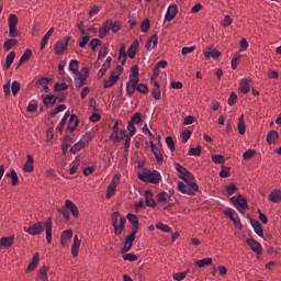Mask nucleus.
<instances>
[{"label":"nucleus","mask_w":281,"mask_h":281,"mask_svg":"<svg viewBox=\"0 0 281 281\" xmlns=\"http://www.w3.org/2000/svg\"><path fill=\"white\" fill-rule=\"evenodd\" d=\"M122 74H124V67L116 66V68L110 74L109 79L103 82V88L111 89V87L120 80V76H122Z\"/></svg>","instance_id":"obj_5"},{"label":"nucleus","mask_w":281,"mask_h":281,"mask_svg":"<svg viewBox=\"0 0 281 281\" xmlns=\"http://www.w3.org/2000/svg\"><path fill=\"white\" fill-rule=\"evenodd\" d=\"M30 58H32V50L26 49L23 53V55L21 56L18 67H21V65H25V63H27V60H30Z\"/></svg>","instance_id":"obj_41"},{"label":"nucleus","mask_w":281,"mask_h":281,"mask_svg":"<svg viewBox=\"0 0 281 281\" xmlns=\"http://www.w3.org/2000/svg\"><path fill=\"white\" fill-rule=\"evenodd\" d=\"M69 119V112H66L64 117L60 120L59 125H58V131L59 133H63L65 125L67 124V120Z\"/></svg>","instance_id":"obj_56"},{"label":"nucleus","mask_w":281,"mask_h":281,"mask_svg":"<svg viewBox=\"0 0 281 281\" xmlns=\"http://www.w3.org/2000/svg\"><path fill=\"white\" fill-rule=\"evenodd\" d=\"M133 243H135V237L127 235L124 240V246L121 249V254H127V251H131L133 248Z\"/></svg>","instance_id":"obj_22"},{"label":"nucleus","mask_w":281,"mask_h":281,"mask_svg":"<svg viewBox=\"0 0 281 281\" xmlns=\"http://www.w3.org/2000/svg\"><path fill=\"white\" fill-rule=\"evenodd\" d=\"M122 258H123V260L128 261V262L137 261V255H135L134 252L124 254L122 256Z\"/></svg>","instance_id":"obj_57"},{"label":"nucleus","mask_w":281,"mask_h":281,"mask_svg":"<svg viewBox=\"0 0 281 281\" xmlns=\"http://www.w3.org/2000/svg\"><path fill=\"white\" fill-rule=\"evenodd\" d=\"M240 53H236L235 56L233 57L231 65H232V69H238V61L240 60Z\"/></svg>","instance_id":"obj_60"},{"label":"nucleus","mask_w":281,"mask_h":281,"mask_svg":"<svg viewBox=\"0 0 281 281\" xmlns=\"http://www.w3.org/2000/svg\"><path fill=\"white\" fill-rule=\"evenodd\" d=\"M60 214H63L66 221L70 220L71 214V202L70 200H66V204L61 209H57Z\"/></svg>","instance_id":"obj_13"},{"label":"nucleus","mask_w":281,"mask_h":281,"mask_svg":"<svg viewBox=\"0 0 281 281\" xmlns=\"http://www.w3.org/2000/svg\"><path fill=\"white\" fill-rule=\"evenodd\" d=\"M149 144H150L151 153H153V155H155L157 162L162 164L164 154H161V151H159V148L157 147V145H155V142L149 140Z\"/></svg>","instance_id":"obj_20"},{"label":"nucleus","mask_w":281,"mask_h":281,"mask_svg":"<svg viewBox=\"0 0 281 281\" xmlns=\"http://www.w3.org/2000/svg\"><path fill=\"white\" fill-rule=\"evenodd\" d=\"M179 179L182 181H186L187 183H196V178L194 177V173H191L190 171H187L183 176H179Z\"/></svg>","instance_id":"obj_39"},{"label":"nucleus","mask_w":281,"mask_h":281,"mask_svg":"<svg viewBox=\"0 0 281 281\" xmlns=\"http://www.w3.org/2000/svg\"><path fill=\"white\" fill-rule=\"evenodd\" d=\"M179 12V8L177 7V4H171L169 5L166 15H165V21H172L175 19V16H177Z\"/></svg>","instance_id":"obj_18"},{"label":"nucleus","mask_w":281,"mask_h":281,"mask_svg":"<svg viewBox=\"0 0 281 281\" xmlns=\"http://www.w3.org/2000/svg\"><path fill=\"white\" fill-rule=\"evenodd\" d=\"M212 262H214V259L212 258H204V259H200L196 261V266L200 268V269H203V267H209L210 265H212Z\"/></svg>","instance_id":"obj_43"},{"label":"nucleus","mask_w":281,"mask_h":281,"mask_svg":"<svg viewBox=\"0 0 281 281\" xmlns=\"http://www.w3.org/2000/svg\"><path fill=\"white\" fill-rule=\"evenodd\" d=\"M250 225L252 227V229L255 231V233L257 234V236H259L260 238H262L265 236V229H262V224H260V222L258 220H250Z\"/></svg>","instance_id":"obj_16"},{"label":"nucleus","mask_w":281,"mask_h":281,"mask_svg":"<svg viewBox=\"0 0 281 281\" xmlns=\"http://www.w3.org/2000/svg\"><path fill=\"white\" fill-rule=\"evenodd\" d=\"M225 216H228L231 221L238 227V229H243V223H240V217L238 213L234 209H227L224 211Z\"/></svg>","instance_id":"obj_9"},{"label":"nucleus","mask_w":281,"mask_h":281,"mask_svg":"<svg viewBox=\"0 0 281 281\" xmlns=\"http://www.w3.org/2000/svg\"><path fill=\"white\" fill-rule=\"evenodd\" d=\"M92 139L93 135L91 133L83 135L82 138L71 147V154L76 155V153H80V150L89 146V143L92 142Z\"/></svg>","instance_id":"obj_7"},{"label":"nucleus","mask_w":281,"mask_h":281,"mask_svg":"<svg viewBox=\"0 0 281 281\" xmlns=\"http://www.w3.org/2000/svg\"><path fill=\"white\" fill-rule=\"evenodd\" d=\"M178 190L182 194H188V196H194L196 192H199V184L196 183H187L179 181L178 182Z\"/></svg>","instance_id":"obj_6"},{"label":"nucleus","mask_w":281,"mask_h":281,"mask_svg":"<svg viewBox=\"0 0 281 281\" xmlns=\"http://www.w3.org/2000/svg\"><path fill=\"white\" fill-rule=\"evenodd\" d=\"M190 137H192V131L183 130L182 133H181L182 144L188 143V139H190Z\"/></svg>","instance_id":"obj_59"},{"label":"nucleus","mask_w":281,"mask_h":281,"mask_svg":"<svg viewBox=\"0 0 281 281\" xmlns=\"http://www.w3.org/2000/svg\"><path fill=\"white\" fill-rule=\"evenodd\" d=\"M256 156V149H247L244 154H243V160L244 161H249V159H254V157Z\"/></svg>","instance_id":"obj_46"},{"label":"nucleus","mask_w":281,"mask_h":281,"mask_svg":"<svg viewBox=\"0 0 281 281\" xmlns=\"http://www.w3.org/2000/svg\"><path fill=\"white\" fill-rule=\"evenodd\" d=\"M80 69V61L71 60V72L75 74V87L80 90L87 85V79L89 78V68L83 67Z\"/></svg>","instance_id":"obj_1"},{"label":"nucleus","mask_w":281,"mask_h":281,"mask_svg":"<svg viewBox=\"0 0 281 281\" xmlns=\"http://www.w3.org/2000/svg\"><path fill=\"white\" fill-rule=\"evenodd\" d=\"M159 43V36L157 34H153L145 44V49L150 52V49H155L157 44Z\"/></svg>","instance_id":"obj_12"},{"label":"nucleus","mask_w":281,"mask_h":281,"mask_svg":"<svg viewBox=\"0 0 281 281\" xmlns=\"http://www.w3.org/2000/svg\"><path fill=\"white\" fill-rule=\"evenodd\" d=\"M70 146H71V138H69V136H66L61 144L63 155H67V150H69Z\"/></svg>","instance_id":"obj_45"},{"label":"nucleus","mask_w":281,"mask_h":281,"mask_svg":"<svg viewBox=\"0 0 281 281\" xmlns=\"http://www.w3.org/2000/svg\"><path fill=\"white\" fill-rule=\"evenodd\" d=\"M251 80L249 79H243L239 83V91L240 93H244V95H247L249 93V85Z\"/></svg>","instance_id":"obj_37"},{"label":"nucleus","mask_w":281,"mask_h":281,"mask_svg":"<svg viewBox=\"0 0 281 281\" xmlns=\"http://www.w3.org/2000/svg\"><path fill=\"white\" fill-rule=\"evenodd\" d=\"M189 273H190V270L173 273V280H176V281L186 280V278H188Z\"/></svg>","instance_id":"obj_52"},{"label":"nucleus","mask_w":281,"mask_h":281,"mask_svg":"<svg viewBox=\"0 0 281 281\" xmlns=\"http://www.w3.org/2000/svg\"><path fill=\"white\" fill-rule=\"evenodd\" d=\"M179 179L182 181H186L187 183H196V178L194 177V173H191L190 171H187L183 176H179Z\"/></svg>","instance_id":"obj_38"},{"label":"nucleus","mask_w":281,"mask_h":281,"mask_svg":"<svg viewBox=\"0 0 281 281\" xmlns=\"http://www.w3.org/2000/svg\"><path fill=\"white\" fill-rule=\"evenodd\" d=\"M49 82H52V78H46V77H43L41 79H37V81L35 82V86L37 88H43L45 87L46 85H49Z\"/></svg>","instance_id":"obj_54"},{"label":"nucleus","mask_w":281,"mask_h":281,"mask_svg":"<svg viewBox=\"0 0 281 281\" xmlns=\"http://www.w3.org/2000/svg\"><path fill=\"white\" fill-rule=\"evenodd\" d=\"M225 190H226L227 196H232V194H234L238 190V187H236L234 182H231L225 187Z\"/></svg>","instance_id":"obj_49"},{"label":"nucleus","mask_w":281,"mask_h":281,"mask_svg":"<svg viewBox=\"0 0 281 281\" xmlns=\"http://www.w3.org/2000/svg\"><path fill=\"white\" fill-rule=\"evenodd\" d=\"M233 23H234V20L232 19V16L225 15L221 25H222V27H229V25H232Z\"/></svg>","instance_id":"obj_64"},{"label":"nucleus","mask_w":281,"mask_h":281,"mask_svg":"<svg viewBox=\"0 0 281 281\" xmlns=\"http://www.w3.org/2000/svg\"><path fill=\"white\" fill-rule=\"evenodd\" d=\"M130 81L132 82H139V67L132 66L130 71Z\"/></svg>","instance_id":"obj_31"},{"label":"nucleus","mask_w":281,"mask_h":281,"mask_svg":"<svg viewBox=\"0 0 281 281\" xmlns=\"http://www.w3.org/2000/svg\"><path fill=\"white\" fill-rule=\"evenodd\" d=\"M68 44H69V37L64 41L57 42V44L55 45V52L57 56H60V54H63L65 49H67Z\"/></svg>","instance_id":"obj_24"},{"label":"nucleus","mask_w":281,"mask_h":281,"mask_svg":"<svg viewBox=\"0 0 281 281\" xmlns=\"http://www.w3.org/2000/svg\"><path fill=\"white\" fill-rule=\"evenodd\" d=\"M112 227L114 229V236H122L124 227H126V217L120 215V212H114L111 215Z\"/></svg>","instance_id":"obj_2"},{"label":"nucleus","mask_w":281,"mask_h":281,"mask_svg":"<svg viewBox=\"0 0 281 281\" xmlns=\"http://www.w3.org/2000/svg\"><path fill=\"white\" fill-rule=\"evenodd\" d=\"M120 120H116L112 127L110 139L113 142V144H120V142H124L126 138V132L124 130H120ZM117 133H120V136H117Z\"/></svg>","instance_id":"obj_3"},{"label":"nucleus","mask_w":281,"mask_h":281,"mask_svg":"<svg viewBox=\"0 0 281 281\" xmlns=\"http://www.w3.org/2000/svg\"><path fill=\"white\" fill-rule=\"evenodd\" d=\"M154 88L151 89V95L154 100H161V86L158 81H154Z\"/></svg>","instance_id":"obj_29"},{"label":"nucleus","mask_w":281,"mask_h":281,"mask_svg":"<svg viewBox=\"0 0 281 281\" xmlns=\"http://www.w3.org/2000/svg\"><path fill=\"white\" fill-rule=\"evenodd\" d=\"M137 85H139V82H137V81H131V80L127 81L126 93H127L128 98H133L135 91H137Z\"/></svg>","instance_id":"obj_28"},{"label":"nucleus","mask_w":281,"mask_h":281,"mask_svg":"<svg viewBox=\"0 0 281 281\" xmlns=\"http://www.w3.org/2000/svg\"><path fill=\"white\" fill-rule=\"evenodd\" d=\"M24 232L30 234V236H41L45 232V222H37L31 225L29 228L24 227Z\"/></svg>","instance_id":"obj_8"},{"label":"nucleus","mask_w":281,"mask_h":281,"mask_svg":"<svg viewBox=\"0 0 281 281\" xmlns=\"http://www.w3.org/2000/svg\"><path fill=\"white\" fill-rule=\"evenodd\" d=\"M156 229H159L160 232H164L165 234H170L172 232V228L168 226V224L158 223L156 224Z\"/></svg>","instance_id":"obj_47"},{"label":"nucleus","mask_w":281,"mask_h":281,"mask_svg":"<svg viewBox=\"0 0 281 281\" xmlns=\"http://www.w3.org/2000/svg\"><path fill=\"white\" fill-rule=\"evenodd\" d=\"M231 203L236 206V210L240 212V214H245L247 210H249V203L247 202V198L243 194H238L237 196L231 198Z\"/></svg>","instance_id":"obj_4"},{"label":"nucleus","mask_w":281,"mask_h":281,"mask_svg":"<svg viewBox=\"0 0 281 281\" xmlns=\"http://www.w3.org/2000/svg\"><path fill=\"white\" fill-rule=\"evenodd\" d=\"M130 122H132V124H139L142 122V114L139 112H135Z\"/></svg>","instance_id":"obj_61"},{"label":"nucleus","mask_w":281,"mask_h":281,"mask_svg":"<svg viewBox=\"0 0 281 281\" xmlns=\"http://www.w3.org/2000/svg\"><path fill=\"white\" fill-rule=\"evenodd\" d=\"M237 128L239 135H245V133H247V126L245 125V114L239 116Z\"/></svg>","instance_id":"obj_36"},{"label":"nucleus","mask_w":281,"mask_h":281,"mask_svg":"<svg viewBox=\"0 0 281 281\" xmlns=\"http://www.w3.org/2000/svg\"><path fill=\"white\" fill-rule=\"evenodd\" d=\"M80 245H82V240L78 238V235H75L74 243L71 246V256L72 258H78V254L80 251Z\"/></svg>","instance_id":"obj_19"},{"label":"nucleus","mask_w":281,"mask_h":281,"mask_svg":"<svg viewBox=\"0 0 281 281\" xmlns=\"http://www.w3.org/2000/svg\"><path fill=\"white\" fill-rule=\"evenodd\" d=\"M170 196L166 193V191H162L158 193V203H168L170 202Z\"/></svg>","instance_id":"obj_53"},{"label":"nucleus","mask_w":281,"mask_h":281,"mask_svg":"<svg viewBox=\"0 0 281 281\" xmlns=\"http://www.w3.org/2000/svg\"><path fill=\"white\" fill-rule=\"evenodd\" d=\"M117 186H120V176H114L112 178L111 183L108 186L105 198L111 199L115 194V190H117Z\"/></svg>","instance_id":"obj_11"},{"label":"nucleus","mask_w":281,"mask_h":281,"mask_svg":"<svg viewBox=\"0 0 281 281\" xmlns=\"http://www.w3.org/2000/svg\"><path fill=\"white\" fill-rule=\"evenodd\" d=\"M18 43H19V41H16L14 38L7 40L3 44L4 52H10V49H12L14 47V45H16Z\"/></svg>","instance_id":"obj_42"},{"label":"nucleus","mask_w":281,"mask_h":281,"mask_svg":"<svg viewBox=\"0 0 281 281\" xmlns=\"http://www.w3.org/2000/svg\"><path fill=\"white\" fill-rule=\"evenodd\" d=\"M269 201H271V203H280L281 202V190L273 189L269 194Z\"/></svg>","instance_id":"obj_30"},{"label":"nucleus","mask_w":281,"mask_h":281,"mask_svg":"<svg viewBox=\"0 0 281 281\" xmlns=\"http://www.w3.org/2000/svg\"><path fill=\"white\" fill-rule=\"evenodd\" d=\"M136 91H138V93H143V95H148V86H146V83H137L136 85Z\"/></svg>","instance_id":"obj_51"},{"label":"nucleus","mask_w":281,"mask_h":281,"mask_svg":"<svg viewBox=\"0 0 281 281\" xmlns=\"http://www.w3.org/2000/svg\"><path fill=\"white\" fill-rule=\"evenodd\" d=\"M49 271V268L47 266H43L36 277V281H47L49 280V276L47 274Z\"/></svg>","instance_id":"obj_27"},{"label":"nucleus","mask_w":281,"mask_h":281,"mask_svg":"<svg viewBox=\"0 0 281 281\" xmlns=\"http://www.w3.org/2000/svg\"><path fill=\"white\" fill-rule=\"evenodd\" d=\"M159 181H161V173H159V171H148L147 183L157 184Z\"/></svg>","instance_id":"obj_21"},{"label":"nucleus","mask_w":281,"mask_h":281,"mask_svg":"<svg viewBox=\"0 0 281 281\" xmlns=\"http://www.w3.org/2000/svg\"><path fill=\"white\" fill-rule=\"evenodd\" d=\"M201 153H202V147L201 145H198L196 147H192L188 155H190L191 157H201Z\"/></svg>","instance_id":"obj_48"},{"label":"nucleus","mask_w":281,"mask_h":281,"mask_svg":"<svg viewBox=\"0 0 281 281\" xmlns=\"http://www.w3.org/2000/svg\"><path fill=\"white\" fill-rule=\"evenodd\" d=\"M126 218L131 223L132 226L139 225V218H137V215H135L133 213H128Z\"/></svg>","instance_id":"obj_55"},{"label":"nucleus","mask_w":281,"mask_h":281,"mask_svg":"<svg viewBox=\"0 0 281 281\" xmlns=\"http://www.w3.org/2000/svg\"><path fill=\"white\" fill-rule=\"evenodd\" d=\"M41 255L38 252H35L31 262L29 263L26 271H34L36 267H38V260H40Z\"/></svg>","instance_id":"obj_34"},{"label":"nucleus","mask_w":281,"mask_h":281,"mask_svg":"<svg viewBox=\"0 0 281 281\" xmlns=\"http://www.w3.org/2000/svg\"><path fill=\"white\" fill-rule=\"evenodd\" d=\"M43 102L45 106H54V104H56V95L54 94L43 95Z\"/></svg>","instance_id":"obj_40"},{"label":"nucleus","mask_w":281,"mask_h":281,"mask_svg":"<svg viewBox=\"0 0 281 281\" xmlns=\"http://www.w3.org/2000/svg\"><path fill=\"white\" fill-rule=\"evenodd\" d=\"M137 49H139V41L134 40L127 49L128 58L131 59L135 58V54H137Z\"/></svg>","instance_id":"obj_25"},{"label":"nucleus","mask_w":281,"mask_h":281,"mask_svg":"<svg viewBox=\"0 0 281 281\" xmlns=\"http://www.w3.org/2000/svg\"><path fill=\"white\" fill-rule=\"evenodd\" d=\"M212 161L213 164H225V156L221 155V154H216L212 156Z\"/></svg>","instance_id":"obj_58"},{"label":"nucleus","mask_w":281,"mask_h":281,"mask_svg":"<svg viewBox=\"0 0 281 281\" xmlns=\"http://www.w3.org/2000/svg\"><path fill=\"white\" fill-rule=\"evenodd\" d=\"M145 205L147 207H156L157 203L155 202V199L153 198V191L146 190L145 191Z\"/></svg>","instance_id":"obj_26"},{"label":"nucleus","mask_w":281,"mask_h":281,"mask_svg":"<svg viewBox=\"0 0 281 281\" xmlns=\"http://www.w3.org/2000/svg\"><path fill=\"white\" fill-rule=\"evenodd\" d=\"M231 170H232V168H229V167H222V170L220 172V177L222 179H227V177H229V175H232Z\"/></svg>","instance_id":"obj_62"},{"label":"nucleus","mask_w":281,"mask_h":281,"mask_svg":"<svg viewBox=\"0 0 281 281\" xmlns=\"http://www.w3.org/2000/svg\"><path fill=\"white\" fill-rule=\"evenodd\" d=\"M16 58V53L10 52L5 58V67L7 69H10L12 67V63H14V59Z\"/></svg>","instance_id":"obj_44"},{"label":"nucleus","mask_w":281,"mask_h":281,"mask_svg":"<svg viewBox=\"0 0 281 281\" xmlns=\"http://www.w3.org/2000/svg\"><path fill=\"white\" fill-rule=\"evenodd\" d=\"M11 91H12L13 95H16V93H19V91H21V82L13 81L11 85Z\"/></svg>","instance_id":"obj_63"},{"label":"nucleus","mask_w":281,"mask_h":281,"mask_svg":"<svg viewBox=\"0 0 281 281\" xmlns=\"http://www.w3.org/2000/svg\"><path fill=\"white\" fill-rule=\"evenodd\" d=\"M127 131H128V134H125V136L133 137V135H135V133H137V128L135 127V123L128 121Z\"/></svg>","instance_id":"obj_50"},{"label":"nucleus","mask_w":281,"mask_h":281,"mask_svg":"<svg viewBox=\"0 0 281 281\" xmlns=\"http://www.w3.org/2000/svg\"><path fill=\"white\" fill-rule=\"evenodd\" d=\"M119 63H121V65H117V67H124V65L126 64V46L125 45L121 46L119 49Z\"/></svg>","instance_id":"obj_32"},{"label":"nucleus","mask_w":281,"mask_h":281,"mask_svg":"<svg viewBox=\"0 0 281 281\" xmlns=\"http://www.w3.org/2000/svg\"><path fill=\"white\" fill-rule=\"evenodd\" d=\"M246 244L248 245V247H250L254 254H256L257 256H262V245L258 240L254 238H247Z\"/></svg>","instance_id":"obj_10"},{"label":"nucleus","mask_w":281,"mask_h":281,"mask_svg":"<svg viewBox=\"0 0 281 281\" xmlns=\"http://www.w3.org/2000/svg\"><path fill=\"white\" fill-rule=\"evenodd\" d=\"M69 243H71V228L64 231L60 236L61 247H69Z\"/></svg>","instance_id":"obj_14"},{"label":"nucleus","mask_w":281,"mask_h":281,"mask_svg":"<svg viewBox=\"0 0 281 281\" xmlns=\"http://www.w3.org/2000/svg\"><path fill=\"white\" fill-rule=\"evenodd\" d=\"M112 20H106L102 26L99 29V38H105V36L111 32Z\"/></svg>","instance_id":"obj_15"},{"label":"nucleus","mask_w":281,"mask_h":281,"mask_svg":"<svg viewBox=\"0 0 281 281\" xmlns=\"http://www.w3.org/2000/svg\"><path fill=\"white\" fill-rule=\"evenodd\" d=\"M277 139H280V134L278 133V131L271 130L270 132H268L267 134L268 144H276Z\"/></svg>","instance_id":"obj_35"},{"label":"nucleus","mask_w":281,"mask_h":281,"mask_svg":"<svg viewBox=\"0 0 281 281\" xmlns=\"http://www.w3.org/2000/svg\"><path fill=\"white\" fill-rule=\"evenodd\" d=\"M14 245V236L1 237L0 238V248L10 249Z\"/></svg>","instance_id":"obj_23"},{"label":"nucleus","mask_w":281,"mask_h":281,"mask_svg":"<svg viewBox=\"0 0 281 281\" xmlns=\"http://www.w3.org/2000/svg\"><path fill=\"white\" fill-rule=\"evenodd\" d=\"M209 52H204V57L206 60H210V58H213V60H216L217 58H221L223 56V54L221 53V50L214 48L212 49V47H207Z\"/></svg>","instance_id":"obj_17"},{"label":"nucleus","mask_w":281,"mask_h":281,"mask_svg":"<svg viewBox=\"0 0 281 281\" xmlns=\"http://www.w3.org/2000/svg\"><path fill=\"white\" fill-rule=\"evenodd\" d=\"M46 240L52 245V217L45 222Z\"/></svg>","instance_id":"obj_33"}]
</instances>
